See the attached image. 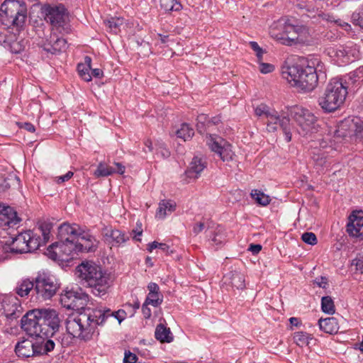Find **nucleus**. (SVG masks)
Here are the masks:
<instances>
[{
    "mask_svg": "<svg viewBox=\"0 0 363 363\" xmlns=\"http://www.w3.org/2000/svg\"><path fill=\"white\" fill-rule=\"evenodd\" d=\"M106 315L96 309L68 316L66 330L73 337L89 341L99 334L97 327L104 324Z\"/></svg>",
    "mask_w": 363,
    "mask_h": 363,
    "instance_id": "nucleus-1",
    "label": "nucleus"
},
{
    "mask_svg": "<svg viewBox=\"0 0 363 363\" xmlns=\"http://www.w3.org/2000/svg\"><path fill=\"white\" fill-rule=\"evenodd\" d=\"M79 225L65 223L58 228V241L48 248V256L54 259L68 262L78 254L76 245V235L79 231Z\"/></svg>",
    "mask_w": 363,
    "mask_h": 363,
    "instance_id": "nucleus-2",
    "label": "nucleus"
},
{
    "mask_svg": "<svg viewBox=\"0 0 363 363\" xmlns=\"http://www.w3.org/2000/svg\"><path fill=\"white\" fill-rule=\"evenodd\" d=\"M75 275L82 284L91 288L96 296L105 295L111 286L110 274L93 262L84 261L77 265Z\"/></svg>",
    "mask_w": 363,
    "mask_h": 363,
    "instance_id": "nucleus-3",
    "label": "nucleus"
},
{
    "mask_svg": "<svg viewBox=\"0 0 363 363\" xmlns=\"http://www.w3.org/2000/svg\"><path fill=\"white\" fill-rule=\"evenodd\" d=\"M281 76L293 86L304 91H313L318 85V75L315 69L300 65H284Z\"/></svg>",
    "mask_w": 363,
    "mask_h": 363,
    "instance_id": "nucleus-4",
    "label": "nucleus"
},
{
    "mask_svg": "<svg viewBox=\"0 0 363 363\" xmlns=\"http://www.w3.org/2000/svg\"><path fill=\"white\" fill-rule=\"evenodd\" d=\"M271 37L280 43L291 46L304 43L310 35L309 28L302 24H294L290 21L272 26L269 30Z\"/></svg>",
    "mask_w": 363,
    "mask_h": 363,
    "instance_id": "nucleus-5",
    "label": "nucleus"
},
{
    "mask_svg": "<svg viewBox=\"0 0 363 363\" xmlns=\"http://www.w3.org/2000/svg\"><path fill=\"white\" fill-rule=\"evenodd\" d=\"M27 19V8L24 2L5 0L0 7V20L4 26L16 31L23 30Z\"/></svg>",
    "mask_w": 363,
    "mask_h": 363,
    "instance_id": "nucleus-6",
    "label": "nucleus"
},
{
    "mask_svg": "<svg viewBox=\"0 0 363 363\" xmlns=\"http://www.w3.org/2000/svg\"><path fill=\"white\" fill-rule=\"evenodd\" d=\"M347 87L341 79L334 78L328 84L323 94L318 98V105L325 113L339 109L345 103Z\"/></svg>",
    "mask_w": 363,
    "mask_h": 363,
    "instance_id": "nucleus-7",
    "label": "nucleus"
},
{
    "mask_svg": "<svg viewBox=\"0 0 363 363\" xmlns=\"http://www.w3.org/2000/svg\"><path fill=\"white\" fill-rule=\"evenodd\" d=\"M325 52L340 66H344L359 60L361 55L359 46L352 42L328 47L325 50Z\"/></svg>",
    "mask_w": 363,
    "mask_h": 363,
    "instance_id": "nucleus-8",
    "label": "nucleus"
},
{
    "mask_svg": "<svg viewBox=\"0 0 363 363\" xmlns=\"http://www.w3.org/2000/svg\"><path fill=\"white\" fill-rule=\"evenodd\" d=\"M55 342L52 339L36 340L35 342L25 339L18 342L15 347V352L20 357H30L45 354L52 351Z\"/></svg>",
    "mask_w": 363,
    "mask_h": 363,
    "instance_id": "nucleus-9",
    "label": "nucleus"
},
{
    "mask_svg": "<svg viewBox=\"0 0 363 363\" xmlns=\"http://www.w3.org/2000/svg\"><path fill=\"white\" fill-rule=\"evenodd\" d=\"M288 117L296 123L300 134L306 135L317 130V118L306 108L299 106L289 108L288 109Z\"/></svg>",
    "mask_w": 363,
    "mask_h": 363,
    "instance_id": "nucleus-10",
    "label": "nucleus"
},
{
    "mask_svg": "<svg viewBox=\"0 0 363 363\" xmlns=\"http://www.w3.org/2000/svg\"><path fill=\"white\" fill-rule=\"evenodd\" d=\"M42 240L40 235L32 230L19 233L13 238L11 244L8 245L11 253L22 254L33 252L41 246Z\"/></svg>",
    "mask_w": 363,
    "mask_h": 363,
    "instance_id": "nucleus-11",
    "label": "nucleus"
},
{
    "mask_svg": "<svg viewBox=\"0 0 363 363\" xmlns=\"http://www.w3.org/2000/svg\"><path fill=\"white\" fill-rule=\"evenodd\" d=\"M354 130L350 128V121L340 122L338 125L328 130V133L320 141L322 149L328 147H333L337 143H342L346 138L350 136Z\"/></svg>",
    "mask_w": 363,
    "mask_h": 363,
    "instance_id": "nucleus-12",
    "label": "nucleus"
},
{
    "mask_svg": "<svg viewBox=\"0 0 363 363\" xmlns=\"http://www.w3.org/2000/svg\"><path fill=\"white\" fill-rule=\"evenodd\" d=\"M40 321H41L43 335L45 339H52L55 341L56 332L60 326V318L56 311L53 309H40Z\"/></svg>",
    "mask_w": 363,
    "mask_h": 363,
    "instance_id": "nucleus-13",
    "label": "nucleus"
},
{
    "mask_svg": "<svg viewBox=\"0 0 363 363\" xmlns=\"http://www.w3.org/2000/svg\"><path fill=\"white\" fill-rule=\"evenodd\" d=\"M40 309H34L28 311L21 318L22 329L30 336H36L38 340H43L41 321H40Z\"/></svg>",
    "mask_w": 363,
    "mask_h": 363,
    "instance_id": "nucleus-14",
    "label": "nucleus"
},
{
    "mask_svg": "<svg viewBox=\"0 0 363 363\" xmlns=\"http://www.w3.org/2000/svg\"><path fill=\"white\" fill-rule=\"evenodd\" d=\"M206 140L210 149L217 153L223 162L233 160L234 152L231 145L228 143L223 140L220 137L211 134H207Z\"/></svg>",
    "mask_w": 363,
    "mask_h": 363,
    "instance_id": "nucleus-15",
    "label": "nucleus"
},
{
    "mask_svg": "<svg viewBox=\"0 0 363 363\" xmlns=\"http://www.w3.org/2000/svg\"><path fill=\"white\" fill-rule=\"evenodd\" d=\"M57 289V284L50 277L39 275L35 279L34 291L42 300L51 298Z\"/></svg>",
    "mask_w": 363,
    "mask_h": 363,
    "instance_id": "nucleus-16",
    "label": "nucleus"
},
{
    "mask_svg": "<svg viewBox=\"0 0 363 363\" xmlns=\"http://www.w3.org/2000/svg\"><path fill=\"white\" fill-rule=\"evenodd\" d=\"M45 20L55 27L62 26L67 18L65 9L63 6L44 5L42 7Z\"/></svg>",
    "mask_w": 363,
    "mask_h": 363,
    "instance_id": "nucleus-17",
    "label": "nucleus"
},
{
    "mask_svg": "<svg viewBox=\"0 0 363 363\" xmlns=\"http://www.w3.org/2000/svg\"><path fill=\"white\" fill-rule=\"evenodd\" d=\"M306 15L311 18L315 19L318 22H321V21H325L327 22H331L335 23L338 26L341 27L345 30L349 32L351 30V26L342 21L341 19H335V18L329 14L325 13L321 10H319L318 9H315L314 7H312L311 6H306Z\"/></svg>",
    "mask_w": 363,
    "mask_h": 363,
    "instance_id": "nucleus-18",
    "label": "nucleus"
},
{
    "mask_svg": "<svg viewBox=\"0 0 363 363\" xmlns=\"http://www.w3.org/2000/svg\"><path fill=\"white\" fill-rule=\"evenodd\" d=\"M346 230L350 237L363 240V211H354L350 215Z\"/></svg>",
    "mask_w": 363,
    "mask_h": 363,
    "instance_id": "nucleus-19",
    "label": "nucleus"
},
{
    "mask_svg": "<svg viewBox=\"0 0 363 363\" xmlns=\"http://www.w3.org/2000/svg\"><path fill=\"white\" fill-rule=\"evenodd\" d=\"M1 315H4L10 319L19 317L22 307L19 301L14 296H5L0 302Z\"/></svg>",
    "mask_w": 363,
    "mask_h": 363,
    "instance_id": "nucleus-20",
    "label": "nucleus"
},
{
    "mask_svg": "<svg viewBox=\"0 0 363 363\" xmlns=\"http://www.w3.org/2000/svg\"><path fill=\"white\" fill-rule=\"evenodd\" d=\"M79 231L76 235V245L78 252L95 251L98 246V241L95 237L85 231L80 226Z\"/></svg>",
    "mask_w": 363,
    "mask_h": 363,
    "instance_id": "nucleus-21",
    "label": "nucleus"
},
{
    "mask_svg": "<svg viewBox=\"0 0 363 363\" xmlns=\"http://www.w3.org/2000/svg\"><path fill=\"white\" fill-rule=\"evenodd\" d=\"M86 300V295L79 294L74 291H66L60 297L63 306L72 310H79L83 308Z\"/></svg>",
    "mask_w": 363,
    "mask_h": 363,
    "instance_id": "nucleus-22",
    "label": "nucleus"
},
{
    "mask_svg": "<svg viewBox=\"0 0 363 363\" xmlns=\"http://www.w3.org/2000/svg\"><path fill=\"white\" fill-rule=\"evenodd\" d=\"M21 221L16 211L10 206L0 205V226L3 228H17Z\"/></svg>",
    "mask_w": 363,
    "mask_h": 363,
    "instance_id": "nucleus-23",
    "label": "nucleus"
},
{
    "mask_svg": "<svg viewBox=\"0 0 363 363\" xmlns=\"http://www.w3.org/2000/svg\"><path fill=\"white\" fill-rule=\"evenodd\" d=\"M206 167V161L204 158L194 157L189 164L185 174L187 177L196 179L200 177L201 172Z\"/></svg>",
    "mask_w": 363,
    "mask_h": 363,
    "instance_id": "nucleus-24",
    "label": "nucleus"
},
{
    "mask_svg": "<svg viewBox=\"0 0 363 363\" xmlns=\"http://www.w3.org/2000/svg\"><path fill=\"white\" fill-rule=\"evenodd\" d=\"M104 236L106 240L111 244L112 246H120L130 239L129 235L117 229L106 230Z\"/></svg>",
    "mask_w": 363,
    "mask_h": 363,
    "instance_id": "nucleus-25",
    "label": "nucleus"
},
{
    "mask_svg": "<svg viewBox=\"0 0 363 363\" xmlns=\"http://www.w3.org/2000/svg\"><path fill=\"white\" fill-rule=\"evenodd\" d=\"M18 32V35L13 33H9V36H13L12 40H8L7 44H4L5 48L9 50L12 53L16 54L23 51L27 44V41L21 35V31Z\"/></svg>",
    "mask_w": 363,
    "mask_h": 363,
    "instance_id": "nucleus-26",
    "label": "nucleus"
},
{
    "mask_svg": "<svg viewBox=\"0 0 363 363\" xmlns=\"http://www.w3.org/2000/svg\"><path fill=\"white\" fill-rule=\"evenodd\" d=\"M223 283L237 289L245 288L244 275L238 272H230L223 277Z\"/></svg>",
    "mask_w": 363,
    "mask_h": 363,
    "instance_id": "nucleus-27",
    "label": "nucleus"
},
{
    "mask_svg": "<svg viewBox=\"0 0 363 363\" xmlns=\"http://www.w3.org/2000/svg\"><path fill=\"white\" fill-rule=\"evenodd\" d=\"M267 128L269 132H274L277 129L279 125L281 128L289 124V120L285 117L280 118L277 112H269L266 117Z\"/></svg>",
    "mask_w": 363,
    "mask_h": 363,
    "instance_id": "nucleus-28",
    "label": "nucleus"
},
{
    "mask_svg": "<svg viewBox=\"0 0 363 363\" xmlns=\"http://www.w3.org/2000/svg\"><path fill=\"white\" fill-rule=\"evenodd\" d=\"M318 325L321 330L328 334L337 333L339 330L337 320L333 317L320 319Z\"/></svg>",
    "mask_w": 363,
    "mask_h": 363,
    "instance_id": "nucleus-29",
    "label": "nucleus"
},
{
    "mask_svg": "<svg viewBox=\"0 0 363 363\" xmlns=\"http://www.w3.org/2000/svg\"><path fill=\"white\" fill-rule=\"evenodd\" d=\"M176 209V203L171 200H162L156 212V217L164 219Z\"/></svg>",
    "mask_w": 363,
    "mask_h": 363,
    "instance_id": "nucleus-30",
    "label": "nucleus"
},
{
    "mask_svg": "<svg viewBox=\"0 0 363 363\" xmlns=\"http://www.w3.org/2000/svg\"><path fill=\"white\" fill-rule=\"evenodd\" d=\"M155 338L161 342H171L173 340V335L169 328L165 327L163 324L157 325L155 332Z\"/></svg>",
    "mask_w": 363,
    "mask_h": 363,
    "instance_id": "nucleus-31",
    "label": "nucleus"
},
{
    "mask_svg": "<svg viewBox=\"0 0 363 363\" xmlns=\"http://www.w3.org/2000/svg\"><path fill=\"white\" fill-rule=\"evenodd\" d=\"M43 47L45 51L57 54L66 50L67 41L64 38H57L52 44L45 43Z\"/></svg>",
    "mask_w": 363,
    "mask_h": 363,
    "instance_id": "nucleus-32",
    "label": "nucleus"
},
{
    "mask_svg": "<svg viewBox=\"0 0 363 363\" xmlns=\"http://www.w3.org/2000/svg\"><path fill=\"white\" fill-rule=\"evenodd\" d=\"M319 146V148L315 146L312 152V158L317 167L320 168V170H323L325 167H328V161L325 155V152H323Z\"/></svg>",
    "mask_w": 363,
    "mask_h": 363,
    "instance_id": "nucleus-33",
    "label": "nucleus"
},
{
    "mask_svg": "<svg viewBox=\"0 0 363 363\" xmlns=\"http://www.w3.org/2000/svg\"><path fill=\"white\" fill-rule=\"evenodd\" d=\"M35 283L33 281L29 279H25L21 280L16 288V292L18 295L21 297H24L28 295L31 291H34Z\"/></svg>",
    "mask_w": 363,
    "mask_h": 363,
    "instance_id": "nucleus-34",
    "label": "nucleus"
},
{
    "mask_svg": "<svg viewBox=\"0 0 363 363\" xmlns=\"http://www.w3.org/2000/svg\"><path fill=\"white\" fill-rule=\"evenodd\" d=\"M308 67H310L315 69L316 74L318 75V80L325 79V67L323 62L318 57L311 59L308 62Z\"/></svg>",
    "mask_w": 363,
    "mask_h": 363,
    "instance_id": "nucleus-35",
    "label": "nucleus"
},
{
    "mask_svg": "<svg viewBox=\"0 0 363 363\" xmlns=\"http://www.w3.org/2000/svg\"><path fill=\"white\" fill-rule=\"evenodd\" d=\"M176 135L179 138L184 141L190 140L194 135V130L188 123H182L181 127L176 131Z\"/></svg>",
    "mask_w": 363,
    "mask_h": 363,
    "instance_id": "nucleus-36",
    "label": "nucleus"
},
{
    "mask_svg": "<svg viewBox=\"0 0 363 363\" xmlns=\"http://www.w3.org/2000/svg\"><path fill=\"white\" fill-rule=\"evenodd\" d=\"M106 26L111 32L117 33L120 30L121 26L124 23V19L119 17H111L104 21Z\"/></svg>",
    "mask_w": 363,
    "mask_h": 363,
    "instance_id": "nucleus-37",
    "label": "nucleus"
},
{
    "mask_svg": "<svg viewBox=\"0 0 363 363\" xmlns=\"http://www.w3.org/2000/svg\"><path fill=\"white\" fill-rule=\"evenodd\" d=\"M212 244L220 247L223 245L226 242V235L225 230L220 227L218 226L211 238Z\"/></svg>",
    "mask_w": 363,
    "mask_h": 363,
    "instance_id": "nucleus-38",
    "label": "nucleus"
},
{
    "mask_svg": "<svg viewBox=\"0 0 363 363\" xmlns=\"http://www.w3.org/2000/svg\"><path fill=\"white\" fill-rule=\"evenodd\" d=\"M100 311L101 313L106 315L104 319V323L106 321V320L109 318H114L118 320V323H121L126 317V313L124 310H118L116 312H112L110 309L102 310L97 309Z\"/></svg>",
    "mask_w": 363,
    "mask_h": 363,
    "instance_id": "nucleus-39",
    "label": "nucleus"
},
{
    "mask_svg": "<svg viewBox=\"0 0 363 363\" xmlns=\"http://www.w3.org/2000/svg\"><path fill=\"white\" fill-rule=\"evenodd\" d=\"M160 6L165 11H178L182 8L179 0H160Z\"/></svg>",
    "mask_w": 363,
    "mask_h": 363,
    "instance_id": "nucleus-40",
    "label": "nucleus"
},
{
    "mask_svg": "<svg viewBox=\"0 0 363 363\" xmlns=\"http://www.w3.org/2000/svg\"><path fill=\"white\" fill-rule=\"evenodd\" d=\"M52 228V224L51 223L43 222L39 224L38 230L43 236V238H40L42 240L41 245H45L49 240Z\"/></svg>",
    "mask_w": 363,
    "mask_h": 363,
    "instance_id": "nucleus-41",
    "label": "nucleus"
},
{
    "mask_svg": "<svg viewBox=\"0 0 363 363\" xmlns=\"http://www.w3.org/2000/svg\"><path fill=\"white\" fill-rule=\"evenodd\" d=\"M251 196L252 199H254L256 202L261 206H267L271 201L270 197L268 195L257 189L252 191Z\"/></svg>",
    "mask_w": 363,
    "mask_h": 363,
    "instance_id": "nucleus-42",
    "label": "nucleus"
},
{
    "mask_svg": "<svg viewBox=\"0 0 363 363\" xmlns=\"http://www.w3.org/2000/svg\"><path fill=\"white\" fill-rule=\"evenodd\" d=\"M196 128L199 133L203 134L207 128L211 125L210 120L206 114H200L197 117Z\"/></svg>",
    "mask_w": 363,
    "mask_h": 363,
    "instance_id": "nucleus-43",
    "label": "nucleus"
},
{
    "mask_svg": "<svg viewBox=\"0 0 363 363\" xmlns=\"http://www.w3.org/2000/svg\"><path fill=\"white\" fill-rule=\"evenodd\" d=\"M311 339L310 335L304 332H297L294 335V342L301 347L308 345Z\"/></svg>",
    "mask_w": 363,
    "mask_h": 363,
    "instance_id": "nucleus-44",
    "label": "nucleus"
},
{
    "mask_svg": "<svg viewBox=\"0 0 363 363\" xmlns=\"http://www.w3.org/2000/svg\"><path fill=\"white\" fill-rule=\"evenodd\" d=\"M321 308L324 313L333 314L335 313V305L330 296H323L321 299Z\"/></svg>",
    "mask_w": 363,
    "mask_h": 363,
    "instance_id": "nucleus-45",
    "label": "nucleus"
},
{
    "mask_svg": "<svg viewBox=\"0 0 363 363\" xmlns=\"http://www.w3.org/2000/svg\"><path fill=\"white\" fill-rule=\"evenodd\" d=\"M162 295L160 294H148L145 302L146 304L157 307L162 303Z\"/></svg>",
    "mask_w": 363,
    "mask_h": 363,
    "instance_id": "nucleus-46",
    "label": "nucleus"
},
{
    "mask_svg": "<svg viewBox=\"0 0 363 363\" xmlns=\"http://www.w3.org/2000/svg\"><path fill=\"white\" fill-rule=\"evenodd\" d=\"M91 69L86 65L79 63L77 65V71L79 76L86 82H90L92 79L91 74L89 73Z\"/></svg>",
    "mask_w": 363,
    "mask_h": 363,
    "instance_id": "nucleus-47",
    "label": "nucleus"
},
{
    "mask_svg": "<svg viewBox=\"0 0 363 363\" xmlns=\"http://www.w3.org/2000/svg\"><path fill=\"white\" fill-rule=\"evenodd\" d=\"M94 175L97 178L110 176V172L108 171V165L104 162H100L94 171Z\"/></svg>",
    "mask_w": 363,
    "mask_h": 363,
    "instance_id": "nucleus-48",
    "label": "nucleus"
},
{
    "mask_svg": "<svg viewBox=\"0 0 363 363\" xmlns=\"http://www.w3.org/2000/svg\"><path fill=\"white\" fill-rule=\"evenodd\" d=\"M270 111L269 107L265 104H260L255 108V113L256 116L259 117H264L266 118Z\"/></svg>",
    "mask_w": 363,
    "mask_h": 363,
    "instance_id": "nucleus-49",
    "label": "nucleus"
},
{
    "mask_svg": "<svg viewBox=\"0 0 363 363\" xmlns=\"http://www.w3.org/2000/svg\"><path fill=\"white\" fill-rule=\"evenodd\" d=\"M302 240L308 245H314L317 243V238L313 233H304L301 236Z\"/></svg>",
    "mask_w": 363,
    "mask_h": 363,
    "instance_id": "nucleus-50",
    "label": "nucleus"
},
{
    "mask_svg": "<svg viewBox=\"0 0 363 363\" xmlns=\"http://www.w3.org/2000/svg\"><path fill=\"white\" fill-rule=\"evenodd\" d=\"M351 18L354 25L363 28V9L361 12H354Z\"/></svg>",
    "mask_w": 363,
    "mask_h": 363,
    "instance_id": "nucleus-51",
    "label": "nucleus"
},
{
    "mask_svg": "<svg viewBox=\"0 0 363 363\" xmlns=\"http://www.w3.org/2000/svg\"><path fill=\"white\" fill-rule=\"evenodd\" d=\"M249 45L250 46V48L256 52V56L257 57V60L262 61V55L264 53V51L262 49V48H260L259 45L257 44V43L255 42V41H250L249 43Z\"/></svg>",
    "mask_w": 363,
    "mask_h": 363,
    "instance_id": "nucleus-52",
    "label": "nucleus"
},
{
    "mask_svg": "<svg viewBox=\"0 0 363 363\" xmlns=\"http://www.w3.org/2000/svg\"><path fill=\"white\" fill-rule=\"evenodd\" d=\"M10 252L9 246L0 242V262L7 259Z\"/></svg>",
    "mask_w": 363,
    "mask_h": 363,
    "instance_id": "nucleus-53",
    "label": "nucleus"
},
{
    "mask_svg": "<svg viewBox=\"0 0 363 363\" xmlns=\"http://www.w3.org/2000/svg\"><path fill=\"white\" fill-rule=\"evenodd\" d=\"M259 62V69L262 74H269L274 71V67L273 65L269 63L262 62L261 61H258Z\"/></svg>",
    "mask_w": 363,
    "mask_h": 363,
    "instance_id": "nucleus-54",
    "label": "nucleus"
},
{
    "mask_svg": "<svg viewBox=\"0 0 363 363\" xmlns=\"http://www.w3.org/2000/svg\"><path fill=\"white\" fill-rule=\"evenodd\" d=\"M352 265L355 266L357 271L363 273V255H359L355 259L352 260Z\"/></svg>",
    "mask_w": 363,
    "mask_h": 363,
    "instance_id": "nucleus-55",
    "label": "nucleus"
},
{
    "mask_svg": "<svg viewBox=\"0 0 363 363\" xmlns=\"http://www.w3.org/2000/svg\"><path fill=\"white\" fill-rule=\"evenodd\" d=\"M354 78V81H363V66L359 67L358 69L351 73V78Z\"/></svg>",
    "mask_w": 363,
    "mask_h": 363,
    "instance_id": "nucleus-56",
    "label": "nucleus"
},
{
    "mask_svg": "<svg viewBox=\"0 0 363 363\" xmlns=\"http://www.w3.org/2000/svg\"><path fill=\"white\" fill-rule=\"evenodd\" d=\"M9 31L5 33H0V45L4 47V44H7L8 40H11L13 36H9Z\"/></svg>",
    "mask_w": 363,
    "mask_h": 363,
    "instance_id": "nucleus-57",
    "label": "nucleus"
},
{
    "mask_svg": "<svg viewBox=\"0 0 363 363\" xmlns=\"http://www.w3.org/2000/svg\"><path fill=\"white\" fill-rule=\"evenodd\" d=\"M73 175H74V173L71 171H69L65 174H64L62 176L57 177L56 178V182L58 184L63 183L69 180L73 177Z\"/></svg>",
    "mask_w": 363,
    "mask_h": 363,
    "instance_id": "nucleus-58",
    "label": "nucleus"
},
{
    "mask_svg": "<svg viewBox=\"0 0 363 363\" xmlns=\"http://www.w3.org/2000/svg\"><path fill=\"white\" fill-rule=\"evenodd\" d=\"M137 225L138 226V228L135 230H132V233L134 234L133 239L136 241H140L141 239L139 238L143 234V230H142V223H137Z\"/></svg>",
    "mask_w": 363,
    "mask_h": 363,
    "instance_id": "nucleus-59",
    "label": "nucleus"
},
{
    "mask_svg": "<svg viewBox=\"0 0 363 363\" xmlns=\"http://www.w3.org/2000/svg\"><path fill=\"white\" fill-rule=\"evenodd\" d=\"M137 356L131 352L125 353L123 359L124 363H135L137 361Z\"/></svg>",
    "mask_w": 363,
    "mask_h": 363,
    "instance_id": "nucleus-60",
    "label": "nucleus"
},
{
    "mask_svg": "<svg viewBox=\"0 0 363 363\" xmlns=\"http://www.w3.org/2000/svg\"><path fill=\"white\" fill-rule=\"evenodd\" d=\"M314 282L316 285L323 289H325L328 286V280L324 277H320L319 278L315 279Z\"/></svg>",
    "mask_w": 363,
    "mask_h": 363,
    "instance_id": "nucleus-61",
    "label": "nucleus"
},
{
    "mask_svg": "<svg viewBox=\"0 0 363 363\" xmlns=\"http://www.w3.org/2000/svg\"><path fill=\"white\" fill-rule=\"evenodd\" d=\"M205 229V223L203 222H199L194 224L193 227V232L196 235L200 233Z\"/></svg>",
    "mask_w": 363,
    "mask_h": 363,
    "instance_id": "nucleus-62",
    "label": "nucleus"
},
{
    "mask_svg": "<svg viewBox=\"0 0 363 363\" xmlns=\"http://www.w3.org/2000/svg\"><path fill=\"white\" fill-rule=\"evenodd\" d=\"M148 306L149 304H146L145 302H144L142 306V313L143 314L144 318L146 319L150 318L152 314L151 310L148 307Z\"/></svg>",
    "mask_w": 363,
    "mask_h": 363,
    "instance_id": "nucleus-63",
    "label": "nucleus"
},
{
    "mask_svg": "<svg viewBox=\"0 0 363 363\" xmlns=\"http://www.w3.org/2000/svg\"><path fill=\"white\" fill-rule=\"evenodd\" d=\"M149 293L148 294H160L159 286L155 283H150L147 286Z\"/></svg>",
    "mask_w": 363,
    "mask_h": 363,
    "instance_id": "nucleus-64",
    "label": "nucleus"
}]
</instances>
